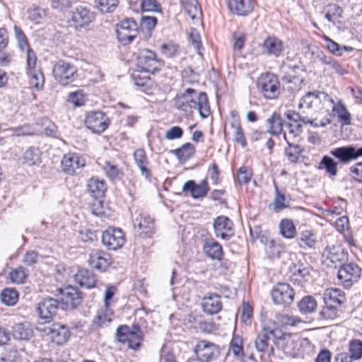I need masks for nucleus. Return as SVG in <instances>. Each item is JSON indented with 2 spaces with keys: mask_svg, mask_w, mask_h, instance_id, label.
I'll return each instance as SVG.
<instances>
[{
  "mask_svg": "<svg viewBox=\"0 0 362 362\" xmlns=\"http://www.w3.org/2000/svg\"><path fill=\"white\" fill-rule=\"evenodd\" d=\"M173 100L175 107L180 111L187 112L197 109L202 118L207 117L210 113L207 95L205 92H198L194 88H188L184 93L177 94Z\"/></svg>",
  "mask_w": 362,
  "mask_h": 362,
  "instance_id": "1",
  "label": "nucleus"
},
{
  "mask_svg": "<svg viewBox=\"0 0 362 362\" xmlns=\"http://www.w3.org/2000/svg\"><path fill=\"white\" fill-rule=\"evenodd\" d=\"M333 106V99L327 93L315 90L308 92L300 99L298 104V109H307L308 111L312 109L324 110L325 112L330 111V107Z\"/></svg>",
  "mask_w": 362,
  "mask_h": 362,
  "instance_id": "2",
  "label": "nucleus"
},
{
  "mask_svg": "<svg viewBox=\"0 0 362 362\" xmlns=\"http://www.w3.org/2000/svg\"><path fill=\"white\" fill-rule=\"evenodd\" d=\"M257 88L264 98L276 99L280 93V83L277 76L270 72L262 74L257 79Z\"/></svg>",
  "mask_w": 362,
  "mask_h": 362,
  "instance_id": "3",
  "label": "nucleus"
},
{
  "mask_svg": "<svg viewBox=\"0 0 362 362\" xmlns=\"http://www.w3.org/2000/svg\"><path fill=\"white\" fill-rule=\"evenodd\" d=\"M52 73L55 80L62 86L70 84L78 77L77 68L64 60H59L54 65Z\"/></svg>",
  "mask_w": 362,
  "mask_h": 362,
  "instance_id": "4",
  "label": "nucleus"
},
{
  "mask_svg": "<svg viewBox=\"0 0 362 362\" xmlns=\"http://www.w3.org/2000/svg\"><path fill=\"white\" fill-rule=\"evenodd\" d=\"M136 64L141 71L154 74L160 69L163 62L156 57L155 52L149 49H144L136 57Z\"/></svg>",
  "mask_w": 362,
  "mask_h": 362,
  "instance_id": "5",
  "label": "nucleus"
},
{
  "mask_svg": "<svg viewBox=\"0 0 362 362\" xmlns=\"http://www.w3.org/2000/svg\"><path fill=\"white\" fill-rule=\"evenodd\" d=\"M322 256L323 264L332 268L339 267L348 260V253L341 247L335 245L327 246Z\"/></svg>",
  "mask_w": 362,
  "mask_h": 362,
  "instance_id": "6",
  "label": "nucleus"
},
{
  "mask_svg": "<svg viewBox=\"0 0 362 362\" xmlns=\"http://www.w3.org/2000/svg\"><path fill=\"white\" fill-rule=\"evenodd\" d=\"M273 302L284 307L290 306L294 300L295 291L287 283H278L271 291Z\"/></svg>",
  "mask_w": 362,
  "mask_h": 362,
  "instance_id": "7",
  "label": "nucleus"
},
{
  "mask_svg": "<svg viewBox=\"0 0 362 362\" xmlns=\"http://www.w3.org/2000/svg\"><path fill=\"white\" fill-rule=\"evenodd\" d=\"M118 40L123 45L131 43L138 34V25L133 18L122 21L116 26Z\"/></svg>",
  "mask_w": 362,
  "mask_h": 362,
  "instance_id": "8",
  "label": "nucleus"
},
{
  "mask_svg": "<svg viewBox=\"0 0 362 362\" xmlns=\"http://www.w3.org/2000/svg\"><path fill=\"white\" fill-rule=\"evenodd\" d=\"M57 291L61 295L60 300L63 309L73 310L82 303V293L76 287L67 286L64 288H58Z\"/></svg>",
  "mask_w": 362,
  "mask_h": 362,
  "instance_id": "9",
  "label": "nucleus"
},
{
  "mask_svg": "<svg viewBox=\"0 0 362 362\" xmlns=\"http://www.w3.org/2000/svg\"><path fill=\"white\" fill-rule=\"evenodd\" d=\"M126 239L120 228L109 227L102 234V243L108 250H116L122 247Z\"/></svg>",
  "mask_w": 362,
  "mask_h": 362,
  "instance_id": "10",
  "label": "nucleus"
},
{
  "mask_svg": "<svg viewBox=\"0 0 362 362\" xmlns=\"http://www.w3.org/2000/svg\"><path fill=\"white\" fill-rule=\"evenodd\" d=\"M194 352L203 362H211L220 354L218 346L206 340L199 341L194 349Z\"/></svg>",
  "mask_w": 362,
  "mask_h": 362,
  "instance_id": "11",
  "label": "nucleus"
},
{
  "mask_svg": "<svg viewBox=\"0 0 362 362\" xmlns=\"http://www.w3.org/2000/svg\"><path fill=\"white\" fill-rule=\"evenodd\" d=\"M300 112H297L296 111L289 110L285 112L286 118L293 122H302L306 124H310L315 127H325L326 125L331 123L332 120L330 118H327L320 121H317L316 119L313 118V116L309 117V112H306L305 109L299 110Z\"/></svg>",
  "mask_w": 362,
  "mask_h": 362,
  "instance_id": "12",
  "label": "nucleus"
},
{
  "mask_svg": "<svg viewBox=\"0 0 362 362\" xmlns=\"http://www.w3.org/2000/svg\"><path fill=\"white\" fill-rule=\"evenodd\" d=\"M42 332L57 345H62L70 337L69 327L60 323H54L52 325L46 326L43 328Z\"/></svg>",
  "mask_w": 362,
  "mask_h": 362,
  "instance_id": "13",
  "label": "nucleus"
},
{
  "mask_svg": "<svg viewBox=\"0 0 362 362\" xmlns=\"http://www.w3.org/2000/svg\"><path fill=\"white\" fill-rule=\"evenodd\" d=\"M117 339L122 343H127L128 347L133 349H138L141 344L143 336L141 333L130 332V327L127 325H121L117 329Z\"/></svg>",
  "mask_w": 362,
  "mask_h": 362,
  "instance_id": "14",
  "label": "nucleus"
},
{
  "mask_svg": "<svg viewBox=\"0 0 362 362\" xmlns=\"http://www.w3.org/2000/svg\"><path fill=\"white\" fill-rule=\"evenodd\" d=\"M110 255L100 249H93L90 251L88 258L89 266L96 270L105 272L111 264Z\"/></svg>",
  "mask_w": 362,
  "mask_h": 362,
  "instance_id": "15",
  "label": "nucleus"
},
{
  "mask_svg": "<svg viewBox=\"0 0 362 362\" xmlns=\"http://www.w3.org/2000/svg\"><path fill=\"white\" fill-rule=\"evenodd\" d=\"M85 124L93 133L100 134L107 128L109 119L103 112H92L86 116Z\"/></svg>",
  "mask_w": 362,
  "mask_h": 362,
  "instance_id": "16",
  "label": "nucleus"
},
{
  "mask_svg": "<svg viewBox=\"0 0 362 362\" xmlns=\"http://www.w3.org/2000/svg\"><path fill=\"white\" fill-rule=\"evenodd\" d=\"M61 165L64 173L74 175L81 172L86 165V161L78 154L69 153L63 156Z\"/></svg>",
  "mask_w": 362,
  "mask_h": 362,
  "instance_id": "17",
  "label": "nucleus"
},
{
  "mask_svg": "<svg viewBox=\"0 0 362 362\" xmlns=\"http://www.w3.org/2000/svg\"><path fill=\"white\" fill-rule=\"evenodd\" d=\"M330 154L341 163L346 164L351 160L362 157V146L356 148L354 146H346L332 149Z\"/></svg>",
  "mask_w": 362,
  "mask_h": 362,
  "instance_id": "18",
  "label": "nucleus"
},
{
  "mask_svg": "<svg viewBox=\"0 0 362 362\" xmlns=\"http://www.w3.org/2000/svg\"><path fill=\"white\" fill-rule=\"evenodd\" d=\"M338 278L342 281L345 286H350L356 282L360 277L361 269L354 263L346 262L339 267Z\"/></svg>",
  "mask_w": 362,
  "mask_h": 362,
  "instance_id": "19",
  "label": "nucleus"
},
{
  "mask_svg": "<svg viewBox=\"0 0 362 362\" xmlns=\"http://www.w3.org/2000/svg\"><path fill=\"white\" fill-rule=\"evenodd\" d=\"M213 228L217 238L228 240L233 235V222L227 216H219L216 217L213 223Z\"/></svg>",
  "mask_w": 362,
  "mask_h": 362,
  "instance_id": "20",
  "label": "nucleus"
},
{
  "mask_svg": "<svg viewBox=\"0 0 362 362\" xmlns=\"http://www.w3.org/2000/svg\"><path fill=\"white\" fill-rule=\"evenodd\" d=\"M134 225L141 238H150L154 233V220L148 214H140L135 218Z\"/></svg>",
  "mask_w": 362,
  "mask_h": 362,
  "instance_id": "21",
  "label": "nucleus"
},
{
  "mask_svg": "<svg viewBox=\"0 0 362 362\" xmlns=\"http://www.w3.org/2000/svg\"><path fill=\"white\" fill-rule=\"evenodd\" d=\"M59 308V301L52 298H44L37 307V313L39 317L46 321H49L57 314Z\"/></svg>",
  "mask_w": 362,
  "mask_h": 362,
  "instance_id": "22",
  "label": "nucleus"
},
{
  "mask_svg": "<svg viewBox=\"0 0 362 362\" xmlns=\"http://www.w3.org/2000/svg\"><path fill=\"white\" fill-rule=\"evenodd\" d=\"M209 189L206 178L202 180L199 184H196L195 181L190 180L185 182L182 186V191L190 192L194 199L204 198Z\"/></svg>",
  "mask_w": 362,
  "mask_h": 362,
  "instance_id": "23",
  "label": "nucleus"
},
{
  "mask_svg": "<svg viewBox=\"0 0 362 362\" xmlns=\"http://www.w3.org/2000/svg\"><path fill=\"white\" fill-rule=\"evenodd\" d=\"M71 19L76 28H82L95 20V14L86 7L78 6L72 12Z\"/></svg>",
  "mask_w": 362,
  "mask_h": 362,
  "instance_id": "24",
  "label": "nucleus"
},
{
  "mask_svg": "<svg viewBox=\"0 0 362 362\" xmlns=\"http://www.w3.org/2000/svg\"><path fill=\"white\" fill-rule=\"evenodd\" d=\"M227 6L233 14L239 16L249 15L254 8L251 0H227Z\"/></svg>",
  "mask_w": 362,
  "mask_h": 362,
  "instance_id": "25",
  "label": "nucleus"
},
{
  "mask_svg": "<svg viewBox=\"0 0 362 362\" xmlns=\"http://www.w3.org/2000/svg\"><path fill=\"white\" fill-rule=\"evenodd\" d=\"M281 40L275 37H267L262 44V52L268 55L279 57L284 50Z\"/></svg>",
  "mask_w": 362,
  "mask_h": 362,
  "instance_id": "26",
  "label": "nucleus"
},
{
  "mask_svg": "<svg viewBox=\"0 0 362 362\" xmlns=\"http://www.w3.org/2000/svg\"><path fill=\"white\" fill-rule=\"evenodd\" d=\"M315 58L320 62L322 64L327 66L328 69H332L335 74L339 76H343L348 72L338 61L331 56L326 55L322 51L317 52Z\"/></svg>",
  "mask_w": 362,
  "mask_h": 362,
  "instance_id": "27",
  "label": "nucleus"
},
{
  "mask_svg": "<svg viewBox=\"0 0 362 362\" xmlns=\"http://www.w3.org/2000/svg\"><path fill=\"white\" fill-rule=\"evenodd\" d=\"M273 334V330H267L265 329L258 334L255 341V346L257 351L266 353L268 356L273 354L274 348L272 346H269L268 344L269 335Z\"/></svg>",
  "mask_w": 362,
  "mask_h": 362,
  "instance_id": "28",
  "label": "nucleus"
},
{
  "mask_svg": "<svg viewBox=\"0 0 362 362\" xmlns=\"http://www.w3.org/2000/svg\"><path fill=\"white\" fill-rule=\"evenodd\" d=\"M75 281L80 286L86 288L95 287L97 278L95 274L88 269H79L75 274Z\"/></svg>",
  "mask_w": 362,
  "mask_h": 362,
  "instance_id": "29",
  "label": "nucleus"
},
{
  "mask_svg": "<svg viewBox=\"0 0 362 362\" xmlns=\"http://www.w3.org/2000/svg\"><path fill=\"white\" fill-rule=\"evenodd\" d=\"M286 68L287 71L284 78L287 80L288 83L294 82L301 84L304 81L305 69L300 63L298 64H288L286 65Z\"/></svg>",
  "mask_w": 362,
  "mask_h": 362,
  "instance_id": "30",
  "label": "nucleus"
},
{
  "mask_svg": "<svg viewBox=\"0 0 362 362\" xmlns=\"http://www.w3.org/2000/svg\"><path fill=\"white\" fill-rule=\"evenodd\" d=\"M13 338L19 341H28L33 335V331L28 322L15 324L12 327Z\"/></svg>",
  "mask_w": 362,
  "mask_h": 362,
  "instance_id": "31",
  "label": "nucleus"
},
{
  "mask_svg": "<svg viewBox=\"0 0 362 362\" xmlns=\"http://www.w3.org/2000/svg\"><path fill=\"white\" fill-rule=\"evenodd\" d=\"M107 190V186L103 180L91 177L87 183L88 192L95 199L103 197Z\"/></svg>",
  "mask_w": 362,
  "mask_h": 362,
  "instance_id": "32",
  "label": "nucleus"
},
{
  "mask_svg": "<svg viewBox=\"0 0 362 362\" xmlns=\"http://www.w3.org/2000/svg\"><path fill=\"white\" fill-rule=\"evenodd\" d=\"M202 308L204 312L206 314L214 315L218 313L222 309L220 296L214 293L209 297L204 298Z\"/></svg>",
  "mask_w": 362,
  "mask_h": 362,
  "instance_id": "33",
  "label": "nucleus"
},
{
  "mask_svg": "<svg viewBox=\"0 0 362 362\" xmlns=\"http://www.w3.org/2000/svg\"><path fill=\"white\" fill-rule=\"evenodd\" d=\"M266 124L268 126L267 132L272 136H278L283 132L284 122L281 115L274 112L266 119Z\"/></svg>",
  "mask_w": 362,
  "mask_h": 362,
  "instance_id": "34",
  "label": "nucleus"
},
{
  "mask_svg": "<svg viewBox=\"0 0 362 362\" xmlns=\"http://www.w3.org/2000/svg\"><path fill=\"white\" fill-rule=\"evenodd\" d=\"M324 303L340 306L345 301L344 293L339 288H327L323 294Z\"/></svg>",
  "mask_w": 362,
  "mask_h": 362,
  "instance_id": "35",
  "label": "nucleus"
},
{
  "mask_svg": "<svg viewBox=\"0 0 362 362\" xmlns=\"http://www.w3.org/2000/svg\"><path fill=\"white\" fill-rule=\"evenodd\" d=\"M296 351L293 354L297 357H305L314 353L315 346L308 338H302L294 341Z\"/></svg>",
  "mask_w": 362,
  "mask_h": 362,
  "instance_id": "36",
  "label": "nucleus"
},
{
  "mask_svg": "<svg viewBox=\"0 0 362 362\" xmlns=\"http://www.w3.org/2000/svg\"><path fill=\"white\" fill-rule=\"evenodd\" d=\"M203 250L205 255L212 259L220 260L223 255L222 246L214 240L206 241L203 245Z\"/></svg>",
  "mask_w": 362,
  "mask_h": 362,
  "instance_id": "37",
  "label": "nucleus"
},
{
  "mask_svg": "<svg viewBox=\"0 0 362 362\" xmlns=\"http://www.w3.org/2000/svg\"><path fill=\"white\" fill-rule=\"evenodd\" d=\"M171 153L175 155L180 163H185L195 153V148L193 144L186 143L181 147L172 150Z\"/></svg>",
  "mask_w": 362,
  "mask_h": 362,
  "instance_id": "38",
  "label": "nucleus"
},
{
  "mask_svg": "<svg viewBox=\"0 0 362 362\" xmlns=\"http://www.w3.org/2000/svg\"><path fill=\"white\" fill-rule=\"evenodd\" d=\"M103 169L106 176L112 182L121 180L124 175L122 168L110 162H107Z\"/></svg>",
  "mask_w": 362,
  "mask_h": 362,
  "instance_id": "39",
  "label": "nucleus"
},
{
  "mask_svg": "<svg viewBox=\"0 0 362 362\" xmlns=\"http://www.w3.org/2000/svg\"><path fill=\"white\" fill-rule=\"evenodd\" d=\"M117 291V288L115 286H108L105 291V297H104V302H105V311L103 315H98V319L102 320L104 319V320H107L108 322L111 321V316L112 315V312L109 309L110 306V301L112 299L115 292Z\"/></svg>",
  "mask_w": 362,
  "mask_h": 362,
  "instance_id": "40",
  "label": "nucleus"
},
{
  "mask_svg": "<svg viewBox=\"0 0 362 362\" xmlns=\"http://www.w3.org/2000/svg\"><path fill=\"white\" fill-rule=\"evenodd\" d=\"M317 303L314 297L306 296L298 303V308L300 313L308 315L314 313L317 309Z\"/></svg>",
  "mask_w": 362,
  "mask_h": 362,
  "instance_id": "41",
  "label": "nucleus"
},
{
  "mask_svg": "<svg viewBox=\"0 0 362 362\" xmlns=\"http://www.w3.org/2000/svg\"><path fill=\"white\" fill-rule=\"evenodd\" d=\"M280 234L287 238L292 239L296 235V229L293 222L290 219H283L279 223Z\"/></svg>",
  "mask_w": 362,
  "mask_h": 362,
  "instance_id": "42",
  "label": "nucleus"
},
{
  "mask_svg": "<svg viewBox=\"0 0 362 362\" xmlns=\"http://www.w3.org/2000/svg\"><path fill=\"white\" fill-rule=\"evenodd\" d=\"M180 4L186 13L192 18H196L201 13L197 0H180Z\"/></svg>",
  "mask_w": 362,
  "mask_h": 362,
  "instance_id": "43",
  "label": "nucleus"
},
{
  "mask_svg": "<svg viewBox=\"0 0 362 362\" xmlns=\"http://www.w3.org/2000/svg\"><path fill=\"white\" fill-rule=\"evenodd\" d=\"M330 110L337 115L342 124L347 125L351 123V115L344 105L341 103L336 104L333 101V106L330 107Z\"/></svg>",
  "mask_w": 362,
  "mask_h": 362,
  "instance_id": "44",
  "label": "nucleus"
},
{
  "mask_svg": "<svg viewBox=\"0 0 362 362\" xmlns=\"http://www.w3.org/2000/svg\"><path fill=\"white\" fill-rule=\"evenodd\" d=\"M320 169H325L329 177L337 175V163L328 156H324L320 163Z\"/></svg>",
  "mask_w": 362,
  "mask_h": 362,
  "instance_id": "45",
  "label": "nucleus"
},
{
  "mask_svg": "<svg viewBox=\"0 0 362 362\" xmlns=\"http://www.w3.org/2000/svg\"><path fill=\"white\" fill-rule=\"evenodd\" d=\"M23 160L28 165H38L40 162V151L37 148L30 147L24 153Z\"/></svg>",
  "mask_w": 362,
  "mask_h": 362,
  "instance_id": "46",
  "label": "nucleus"
},
{
  "mask_svg": "<svg viewBox=\"0 0 362 362\" xmlns=\"http://www.w3.org/2000/svg\"><path fill=\"white\" fill-rule=\"evenodd\" d=\"M18 299V293L14 288H4L1 293V302L8 306L14 305Z\"/></svg>",
  "mask_w": 362,
  "mask_h": 362,
  "instance_id": "47",
  "label": "nucleus"
},
{
  "mask_svg": "<svg viewBox=\"0 0 362 362\" xmlns=\"http://www.w3.org/2000/svg\"><path fill=\"white\" fill-rule=\"evenodd\" d=\"M340 306L325 303V306L320 312L322 318L325 320H334L339 316Z\"/></svg>",
  "mask_w": 362,
  "mask_h": 362,
  "instance_id": "48",
  "label": "nucleus"
},
{
  "mask_svg": "<svg viewBox=\"0 0 362 362\" xmlns=\"http://www.w3.org/2000/svg\"><path fill=\"white\" fill-rule=\"evenodd\" d=\"M275 189V198L274 202V211L279 212L288 207V204L286 203V197L284 193L281 192L276 184L274 182Z\"/></svg>",
  "mask_w": 362,
  "mask_h": 362,
  "instance_id": "49",
  "label": "nucleus"
},
{
  "mask_svg": "<svg viewBox=\"0 0 362 362\" xmlns=\"http://www.w3.org/2000/svg\"><path fill=\"white\" fill-rule=\"evenodd\" d=\"M118 3L119 0H95V6L104 13L113 12Z\"/></svg>",
  "mask_w": 362,
  "mask_h": 362,
  "instance_id": "50",
  "label": "nucleus"
},
{
  "mask_svg": "<svg viewBox=\"0 0 362 362\" xmlns=\"http://www.w3.org/2000/svg\"><path fill=\"white\" fill-rule=\"evenodd\" d=\"M28 271L27 269L20 266L14 269H13L9 273L10 279L13 283L15 284H23L28 276Z\"/></svg>",
  "mask_w": 362,
  "mask_h": 362,
  "instance_id": "51",
  "label": "nucleus"
},
{
  "mask_svg": "<svg viewBox=\"0 0 362 362\" xmlns=\"http://www.w3.org/2000/svg\"><path fill=\"white\" fill-rule=\"evenodd\" d=\"M28 75L30 76V84L39 90L43 86L44 76L39 70H30L28 71Z\"/></svg>",
  "mask_w": 362,
  "mask_h": 362,
  "instance_id": "52",
  "label": "nucleus"
},
{
  "mask_svg": "<svg viewBox=\"0 0 362 362\" xmlns=\"http://www.w3.org/2000/svg\"><path fill=\"white\" fill-rule=\"evenodd\" d=\"M316 243V238L312 230H306L301 233L300 245L302 247H313Z\"/></svg>",
  "mask_w": 362,
  "mask_h": 362,
  "instance_id": "53",
  "label": "nucleus"
},
{
  "mask_svg": "<svg viewBox=\"0 0 362 362\" xmlns=\"http://www.w3.org/2000/svg\"><path fill=\"white\" fill-rule=\"evenodd\" d=\"M288 127L289 129L288 133H285L284 135L286 143L291 142V141H300L302 125L293 126L291 124H288Z\"/></svg>",
  "mask_w": 362,
  "mask_h": 362,
  "instance_id": "54",
  "label": "nucleus"
},
{
  "mask_svg": "<svg viewBox=\"0 0 362 362\" xmlns=\"http://www.w3.org/2000/svg\"><path fill=\"white\" fill-rule=\"evenodd\" d=\"M349 356L354 360H358L362 357V341L360 339H353L349 343Z\"/></svg>",
  "mask_w": 362,
  "mask_h": 362,
  "instance_id": "55",
  "label": "nucleus"
},
{
  "mask_svg": "<svg viewBox=\"0 0 362 362\" xmlns=\"http://www.w3.org/2000/svg\"><path fill=\"white\" fill-rule=\"evenodd\" d=\"M310 276V269L307 267L300 266L293 272L292 279L295 281L302 283L307 281Z\"/></svg>",
  "mask_w": 362,
  "mask_h": 362,
  "instance_id": "56",
  "label": "nucleus"
},
{
  "mask_svg": "<svg viewBox=\"0 0 362 362\" xmlns=\"http://www.w3.org/2000/svg\"><path fill=\"white\" fill-rule=\"evenodd\" d=\"M231 127L234 129V141L240 144L243 148L247 146V141L239 122H233L230 124Z\"/></svg>",
  "mask_w": 362,
  "mask_h": 362,
  "instance_id": "57",
  "label": "nucleus"
},
{
  "mask_svg": "<svg viewBox=\"0 0 362 362\" xmlns=\"http://www.w3.org/2000/svg\"><path fill=\"white\" fill-rule=\"evenodd\" d=\"M28 18L30 21L38 23L47 16V10L38 6H33L28 11Z\"/></svg>",
  "mask_w": 362,
  "mask_h": 362,
  "instance_id": "58",
  "label": "nucleus"
},
{
  "mask_svg": "<svg viewBox=\"0 0 362 362\" xmlns=\"http://www.w3.org/2000/svg\"><path fill=\"white\" fill-rule=\"evenodd\" d=\"M86 96L83 90H78L69 94L68 101L73 103L75 107H80L85 104Z\"/></svg>",
  "mask_w": 362,
  "mask_h": 362,
  "instance_id": "59",
  "label": "nucleus"
},
{
  "mask_svg": "<svg viewBox=\"0 0 362 362\" xmlns=\"http://www.w3.org/2000/svg\"><path fill=\"white\" fill-rule=\"evenodd\" d=\"M160 52L168 58L174 57L178 53V45L171 42L162 44Z\"/></svg>",
  "mask_w": 362,
  "mask_h": 362,
  "instance_id": "60",
  "label": "nucleus"
},
{
  "mask_svg": "<svg viewBox=\"0 0 362 362\" xmlns=\"http://www.w3.org/2000/svg\"><path fill=\"white\" fill-rule=\"evenodd\" d=\"M135 86L139 87L142 92L148 93L151 80L149 77H141L139 74H133Z\"/></svg>",
  "mask_w": 362,
  "mask_h": 362,
  "instance_id": "61",
  "label": "nucleus"
},
{
  "mask_svg": "<svg viewBox=\"0 0 362 362\" xmlns=\"http://www.w3.org/2000/svg\"><path fill=\"white\" fill-rule=\"evenodd\" d=\"M230 349L235 356H239L243 355V341L242 339L238 336H234L230 344Z\"/></svg>",
  "mask_w": 362,
  "mask_h": 362,
  "instance_id": "62",
  "label": "nucleus"
},
{
  "mask_svg": "<svg viewBox=\"0 0 362 362\" xmlns=\"http://www.w3.org/2000/svg\"><path fill=\"white\" fill-rule=\"evenodd\" d=\"M38 253L34 250L27 251L23 257V262L26 266H32L38 261Z\"/></svg>",
  "mask_w": 362,
  "mask_h": 362,
  "instance_id": "63",
  "label": "nucleus"
},
{
  "mask_svg": "<svg viewBox=\"0 0 362 362\" xmlns=\"http://www.w3.org/2000/svg\"><path fill=\"white\" fill-rule=\"evenodd\" d=\"M141 8L143 11H158L160 4L156 0H141Z\"/></svg>",
  "mask_w": 362,
  "mask_h": 362,
  "instance_id": "64",
  "label": "nucleus"
}]
</instances>
